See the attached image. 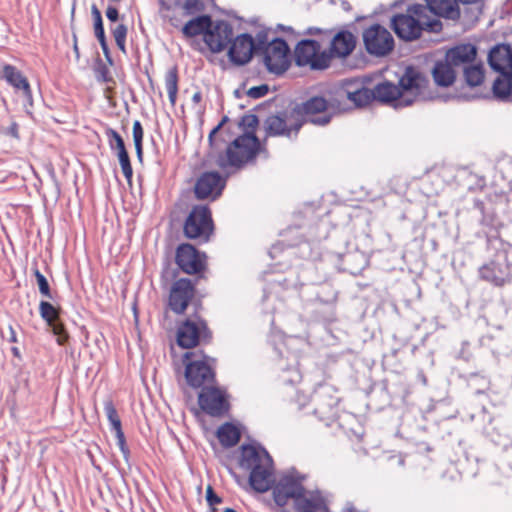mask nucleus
<instances>
[{"mask_svg":"<svg viewBox=\"0 0 512 512\" xmlns=\"http://www.w3.org/2000/svg\"><path fill=\"white\" fill-rule=\"evenodd\" d=\"M91 13H92L94 23H96V21H102L101 12L99 11V9L97 8L96 5H92Z\"/></svg>","mask_w":512,"mask_h":512,"instance_id":"obj_53","label":"nucleus"},{"mask_svg":"<svg viewBox=\"0 0 512 512\" xmlns=\"http://www.w3.org/2000/svg\"><path fill=\"white\" fill-rule=\"evenodd\" d=\"M363 82L358 78L344 79L341 84V94L346 97L350 91L361 89Z\"/></svg>","mask_w":512,"mask_h":512,"instance_id":"obj_42","label":"nucleus"},{"mask_svg":"<svg viewBox=\"0 0 512 512\" xmlns=\"http://www.w3.org/2000/svg\"><path fill=\"white\" fill-rule=\"evenodd\" d=\"M135 150H136V154H137V158L142 161V157H143V150H142V144H136L135 145Z\"/></svg>","mask_w":512,"mask_h":512,"instance_id":"obj_56","label":"nucleus"},{"mask_svg":"<svg viewBox=\"0 0 512 512\" xmlns=\"http://www.w3.org/2000/svg\"><path fill=\"white\" fill-rule=\"evenodd\" d=\"M226 179L218 172H204L196 181L194 192L198 199H216L221 195Z\"/></svg>","mask_w":512,"mask_h":512,"instance_id":"obj_13","label":"nucleus"},{"mask_svg":"<svg viewBox=\"0 0 512 512\" xmlns=\"http://www.w3.org/2000/svg\"><path fill=\"white\" fill-rule=\"evenodd\" d=\"M222 123H219L209 134V141H212L213 136L219 131L221 128Z\"/></svg>","mask_w":512,"mask_h":512,"instance_id":"obj_57","label":"nucleus"},{"mask_svg":"<svg viewBox=\"0 0 512 512\" xmlns=\"http://www.w3.org/2000/svg\"><path fill=\"white\" fill-rule=\"evenodd\" d=\"M201 99H202V95H201V93H200V92H196V93H194V94H193V96H192V101H193L194 103H199V102L201 101Z\"/></svg>","mask_w":512,"mask_h":512,"instance_id":"obj_58","label":"nucleus"},{"mask_svg":"<svg viewBox=\"0 0 512 512\" xmlns=\"http://www.w3.org/2000/svg\"><path fill=\"white\" fill-rule=\"evenodd\" d=\"M492 92L498 100H512V76H502L500 74L493 83Z\"/></svg>","mask_w":512,"mask_h":512,"instance_id":"obj_30","label":"nucleus"},{"mask_svg":"<svg viewBox=\"0 0 512 512\" xmlns=\"http://www.w3.org/2000/svg\"><path fill=\"white\" fill-rule=\"evenodd\" d=\"M210 337L209 330L205 321L196 319H187L177 331V343L180 347L189 349L198 345L200 339Z\"/></svg>","mask_w":512,"mask_h":512,"instance_id":"obj_10","label":"nucleus"},{"mask_svg":"<svg viewBox=\"0 0 512 512\" xmlns=\"http://www.w3.org/2000/svg\"><path fill=\"white\" fill-rule=\"evenodd\" d=\"M53 334L57 336V342L59 345H64L68 340V333L66 332L64 325L60 322V320L55 321L52 325H48Z\"/></svg>","mask_w":512,"mask_h":512,"instance_id":"obj_41","label":"nucleus"},{"mask_svg":"<svg viewBox=\"0 0 512 512\" xmlns=\"http://www.w3.org/2000/svg\"><path fill=\"white\" fill-rule=\"evenodd\" d=\"M477 56V48L475 45L466 43L459 44L450 48L445 55L447 61H449L455 68H462L471 65Z\"/></svg>","mask_w":512,"mask_h":512,"instance_id":"obj_23","label":"nucleus"},{"mask_svg":"<svg viewBox=\"0 0 512 512\" xmlns=\"http://www.w3.org/2000/svg\"><path fill=\"white\" fill-rule=\"evenodd\" d=\"M8 134L11 135L14 138H18V125L16 122L11 123V125L8 128Z\"/></svg>","mask_w":512,"mask_h":512,"instance_id":"obj_54","label":"nucleus"},{"mask_svg":"<svg viewBox=\"0 0 512 512\" xmlns=\"http://www.w3.org/2000/svg\"><path fill=\"white\" fill-rule=\"evenodd\" d=\"M294 60L297 66L312 71H324L330 67L325 49L322 50L321 44L314 39H303L297 43Z\"/></svg>","mask_w":512,"mask_h":512,"instance_id":"obj_6","label":"nucleus"},{"mask_svg":"<svg viewBox=\"0 0 512 512\" xmlns=\"http://www.w3.org/2000/svg\"><path fill=\"white\" fill-rule=\"evenodd\" d=\"M480 277L495 286H502L512 278L511 268L504 254H497L495 259L479 269Z\"/></svg>","mask_w":512,"mask_h":512,"instance_id":"obj_12","label":"nucleus"},{"mask_svg":"<svg viewBox=\"0 0 512 512\" xmlns=\"http://www.w3.org/2000/svg\"><path fill=\"white\" fill-rule=\"evenodd\" d=\"M469 344L468 343H463L462 344V349L459 353V358L465 360V361H469L470 358H471V354L467 351V348H468Z\"/></svg>","mask_w":512,"mask_h":512,"instance_id":"obj_51","label":"nucleus"},{"mask_svg":"<svg viewBox=\"0 0 512 512\" xmlns=\"http://www.w3.org/2000/svg\"><path fill=\"white\" fill-rule=\"evenodd\" d=\"M213 225L209 209L206 206L194 207L184 224V234L190 239L207 241L212 233Z\"/></svg>","mask_w":512,"mask_h":512,"instance_id":"obj_9","label":"nucleus"},{"mask_svg":"<svg viewBox=\"0 0 512 512\" xmlns=\"http://www.w3.org/2000/svg\"><path fill=\"white\" fill-rule=\"evenodd\" d=\"M273 38H270V32L267 30H261L256 34V38L254 40V46L256 50V54L262 51L268 44L272 42Z\"/></svg>","mask_w":512,"mask_h":512,"instance_id":"obj_40","label":"nucleus"},{"mask_svg":"<svg viewBox=\"0 0 512 512\" xmlns=\"http://www.w3.org/2000/svg\"><path fill=\"white\" fill-rule=\"evenodd\" d=\"M303 122L287 114L272 115L265 121L266 131L271 136H296Z\"/></svg>","mask_w":512,"mask_h":512,"instance_id":"obj_16","label":"nucleus"},{"mask_svg":"<svg viewBox=\"0 0 512 512\" xmlns=\"http://www.w3.org/2000/svg\"><path fill=\"white\" fill-rule=\"evenodd\" d=\"M362 38L367 53L372 56H386L394 48L392 34L380 24H373L364 29Z\"/></svg>","mask_w":512,"mask_h":512,"instance_id":"obj_8","label":"nucleus"},{"mask_svg":"<svg viewBox=\"0 0 512 512\" xmlns=\"http://www.w3.org/2000/svg\"><path fill=\"white\" fill-rule=\"evenodd\" d=\"M327 109L328 102L321 96L311 97L299 107L305 122L318 126H325L331 121V115L326 113Z\"/></svg>","mask_w":512,"mask_h":512,"instance_id":"obj_14","label":"nucleus"},{"mask_svg":"<svg viewBox=\"0 0 512 512\" xmlns=\"http://www.w3.org/2000/svg\"><path fill=\"white\" fill-rule=\"evenodd\" d=\"M143 135H144V132H143L142 125H141L140 121L136 120L133 123V140H134V145L142 144Z\"/></svg>","mask_w":512,"mask_h":512,"instance_id":"obj_46","label":"nucleus"},{"mask_svg":"<svg viewBox=\"0 0 512 512\" xmlns=\"http://www.w3.org/2000/svg\"><path fill=\"white\" fill-rule=\"evenodd\" d=\"M290 49L286 41L274 38L262 51L256 54L269 73L283 74L290 66Z\"/></svg>","mask_w":512,"mask_h":512,"instance_id":"obj_7","label":"nucleus"},{"mask_svg":"<svg viewBox=\"0 0 512 512\" xmlns=\"http://www.w3.org/2000/svg\"><path fill=\"white\" fill-rule=\"evenodd\" d=\"M455 69L456 68L447 61L446 58L444 60L437 61L432 70L435 83L442 87L452 85L456 78Z\"/></svg>","mask_w":512,"mask_h":512,"instance_id":"obj_27","label":"nucleus"},{"mask_svg":"<svg viewBox=\"0 0 512 512\" xmlns=\"http://www.w3.org/2000/svg\"><path fill=\"white\" fill-rule=\"evenodd\" d=\"M373 89L365 87L364 83L361 85V89L353 90L346 96L356 107H362L369 104L373 99Z\"/></svg>","mask_w":512,"mask_h":512,"instance_id":"obj_34","label":"nucleus"},{"mask_svg":"<svg viewBox=\"0 0 512 512\" xmlns=\"http://www.w3.org/2000/svg\"><path fill=\"white\" fill-rule=\"evenodd\" d=\"M206 501L210 507L216 504L222 503V498L219 497L213 490L212 486H208L206 489Z\"/></svg>","mask_w":512,"mask_h":512,"instance_id":"obj_45","label":"nucleus"},{"mask_svg":"<svg viewBox=\"0 0 512 512\" xmlns=\"http://www.w3.org/2000/svg\"><path fill=\"white\" fill-rule=\"evenodd\" d=\"M268 91H269L268 85L267 84H262V85H259V86L251 87L247 91V95L250 98L259 99V98L264 97L268 93Z\"/></svg>","mask_w":512,"mask_h":512,"instance_id":"obj_44","label":"nucleus"},{"mask_svg":"<svg viewBox=\"0 0 512 512\" xmlns=\"http://www.w3.org/2000/svg\"><path fill=\"white\" fill-rule=\"evenodd\" d=\"M101 79L104 81V82H108L110 81V78L107 76V70L106 68H104L101 72Z\"/></svg>","mask_w":512,"mask_h":512,"instance_id":"obj_59","label":"nucleus"},{"mask_svg":"<svg viewBox=\"0 0 512 512\" xmlns=\"http://www.w3.org/2000/svg\"><path fill=\"white\" fill-rule=\"evenodd\" d=\"M211 18L208 15L197 16L189 20L184 27L182 32L187 37H194L201 34H206L208 29L211 27Z\"/></svg>","mask_w":512,"mask_h":512,"instance_id":"obj_29","label":"nucleus"},{"mask_svg":"<svg viewBox=\"0 0 512 512\" xmlns=\"http://www.w3.org/2000/svg\"><path fill=\"white\" fill-rule=\"evenodd\" d=\"M324 391L316 392L313 402L316 404L313 413L322 421L332 419L336 414L337 398L329 396L327 401H322Z\"/></svg>","mask_w":512,"mask_h":512,"instance_id":"obj_28","label":"nucleus"},{"mask_svg":"<svg viewBox=\"0 0 512 512\" xmlns=\"http://www.w3.org/2000/svg\"><path fill=\"white\" fill-rule=\"evenodd\" d=\"M39 313L47 325H52L55 321L59 320V310L50 302L41 301L39 304Z\"/></svg>","mask_w":512,"mask_h":512,"instance_id":"obj_36","label":"nucleus"},{"mask_svg":"<svg viewBox=\"0 0 512 512\" xmlns=\"http://www.w3.org/2000/svg\"><path fill=\"white\" fill-rule=\"evenodd\" d=\"M426 7L421 4H414L408 7L405 14H396L391 19V26L395 34L406 41L415 40L420 37L424 26H429L432 31H436L437 21H423Z\"/></svg>","mask_w":512,"mask_h":512,"instance_id":"obj_4","label":"nucleus"},{"mask_svg":"<svg viewBox=\"0 0 512 512\" xmlns=\"http://www.w3.org/2000/svg\"><path fill=\"white\" fill-rule=\"evenodd\" d=\"M404 463V460L402 458L399 459V464L402 465Z\"/></svg>","mask_w":512,"mask_h":512,"instance_id":"obj_64","label":"nucleus"},{"mask_svg":"<svg viewBox=\"0 0 512 512\" xmlns=\"http://www.w3.org/2000/svg\"><path fill=\"white\" fill-rule=\"evenodd\" d=\"M193 296L194 288L191 281L183 278L177 280L173 284L169 296L171 310L177 314L183 313Z\"/></svg>","mask_w":512,"mask_h":512,"instance_id":"obj_20","label":"nucleus"},{"mask_svg":"<svg viewBox=\"0 0 512 512\" xmlns=\"http://www.w3.org/2000/svg\"><path fill=\"white\" fill-rule=\"evenodd\" d=\"M198 403L200 408L211 416H221L229 408L225 392L216 387L204 386L199 393Z\"/></svg>","mask_w":512,"mask_h":512,"instance_id":"obj_11","label":"nucleus"},{"mask_svg":"<svg viewBox=\"0 0 512 512\" xmlns=\"http://www.w3.org/2000/svg\"><path fill=\"white\" fill-rule=\"evenodd\" d=\"M308 400H309L308 395L304 394L299 389H295V398L293 399V401H295L299 405L300 409L305 406V404L308 402Z\"/></svg>","mask_w":512,"mask_h":512,"instance_id":"obj_47","label":"nucleus"},{"mask_svg":"<svg viewBox=\"0 0 512 512\" xmlns=\"http://www.w3.org/2000/svg\"><path fill=\"white\" fill-rule=\"evenodd\" d=\"M105 135L112 150H117V153L119 151L126 150L124 140L116 130L107 128L105 130Z\"/></svg>","mask_w":512,"mask_h":512,"instance_id":"obj_37","label":"nucleus"},{"mask_svg":"<svg viewBox=\"0 0 512 512\" xmlns=\"http://www.w3.org/2000/svg\"><path fill=\"white\" fill-rule=\"evenodd\" d=\"M463 76L465 83L469 87H476L483 83L485 72L482 63H472L471 65L465 66L463 70Z\"/></svg>","mask_w":512,"mask_h":512,"instance_id":"obj_32","label":"nucleus"},{"mask_svg":"<svg viewBox=\"0 0 512 512\" xmlns=\"http://www.w3.org/2000/svg\"><path fill=\"white\" fill-rule=\"evenodd\" d=\"M426 10L433 14L449 19L457 20L460 17V10L457 0H425Z\"/></svg>","mask_w":512,"mask_h":512,"instance_id":"obj_25","label":"nucleus"},{"mask_svg":"<svg viewBox=\"0 0 512 512\" xmlns=\"http://www.w3.org/2000/svg\"><path fill=\"white\" fill-rule=\"evenodd\" d=\"M11 352H12V354H13L15 357H17V358H19V359L21 358V353H20V350L18 349V347H15V346H14V347H12V348H11Z\"/></svg>","mask_w":512,"mask_h":512,"instance_id":"obj_60","label":"nucleus"},{"mask_svg":"<svg viewBox=\"0 0 512 512\" xmlns=\"http://www.w3.org/2000/svg\"><path fill=\"white\" fill-rule=\"evenodd\" d=\"M106 17L108 18V20H110L112 22L117 21L119 18V13H118L117 8H115L113 6H109L106 10Z\"/></svg>","mask_w":512,"mask_h":512,"instance_id":"obj_49","label":"nucleus"},{"mask_svg":"<svg viewBox=\"0 0 512 512\" xmlns=\"http://www.w3.org/2000/svg\"><path fill=\"white\" fill-rule=\"evenodd\" d=\"M122 173L129 184H131L133 169L131 166L130 158L127 150L119 151L117 153Z\"/></svg>","mask_w":512,"mask_h":512,"instance_id":"obj_38","label":"nucleus"},{"mask_svg":"<svg viewBox=\"0 0 512 512\" xmlns=\"http://www.w3.org/2000/svg\"><path fill=\"white\" fill-rule=\"evenodd\" d=\"M219 442L227 448L235 446L240 439V432L231 423L223 424L217 431Z\"/></svg>","mask_w":512,"mask_h":512,"instance_id":"obj_31","label":"nucleus"},{"mask_svg":"<svg viewBox=\"0 0 512 512\" xmlns=\"http://www.w3.org/2000/svg\"><path fill=\"white\" fill-rule=\"evenodd\" d=\"M304 34L315 35L323 34L330 39L328 49H325L329 58V65L331 66L333 59L344 60L349 57L356 48L357 37L346 29L338 31L322 30L317 27H309Z\"/></svg>","mask_w":512,"mask_h":512,"instance_id":"obj_5","label":"nucleus"},{"mask_svg":"<svg viewBox=\"0 0 512 512\" xmlns=\"http://www.w3.org/2000/svg\"><path fill=\"white\" fill-rule=\"evenodd\" d=\"M296 357L293 356V364H296ZM301 373L299 369L295 365H291L287 368H282V371L279 375V380L281 383L290 390L297 389L295 386L301 382Z\"/></svg>","mask_w":512,"mask_h":512,"instance_id":"obj_33","label":"nucleus"},{"mask_svg":"<svg viewBox=\"0 0 512 512\" xmlns=\"http://www.w3.org/2000/svg\"><path fill=\"white\" fill-rule=\"evenodd\" d=\"M226 121H227V117H224L220 123H222V125H223Z\"/></svg>","mask_w":512,"mask_h":512,"instance_id":"obj_63","label":"nucleus"},{"mask_svg":"<svg viewBox=\"0 0 512 512\" xmlns=\"http://www.w3.org/2000/svg\"><path fill=\"white\" fill-rule=\"evenodd\" d=\"M223 512H237V511L233 508H226Z\"/></svg>","mask_w":512,"mask_h":512,"instance_id":"obj_62","label":"nucleus"},{"mask_svg":"<svg viewBox=\"0 0 512 512\" xmlns=\"http://www.w3.org/2000/svg\"><path fill=\"white\" fill-rule=\"evenodd\" d=\"M184 8L188 12H192L199 8V0H186L184 3Z\"/></svg>","mask_w":512,"mask_h":512,"instance_id":"obj_50","label":"nucleus"},{"mask_svg":"<svg viewBox=\"0 0 512 512\" xmlns=\"http://www.w3.org/2000/svg\"><path fill=\"white\" fill-rule=\"evenodd\" d=\"M293 510L295 512H329L328 500L319 489H305L297 497Z\"/></svg>","mask_w":512,"mask_h":512,"instance_id":"obj_17","label":"nucleus"},{"mask_svg":"<svg viewBox=\"0 0 512 512\" xmlns=\"http://www.w3.org/2000/svg\"><path fill=\"white\" fill-rule=\"evenodd\" d=\"M94 32L97 39L106 38L103 27V21H96V23H94Z\"/></svg>","mask_w":512,"mask_h":512,"instance_id":"obj_48","label":"nucleus"},{"mask_svg":"<svg viewBox=\"0 0 512 512\" xmlns=\"http://www.w3.org/2000/svg\"><path fill=\"white\" fill-rule=\"evenodd\" d=\"M373 99L400 109L431 99L429 80L416 68L406 67L398 84L382 81L373 88Z\"/></svg>","mask_w":512,"mask_h":512,"instance_id":"obj_2","label":"nucleus"},{"mask_svg":"<svg viewBox=\"0 0 512 512\" xmlns=\"http://www.w3.org/2000/svg\"><path fill=\"white\" fill-rule=\"evenodd\" d=\"M112 34L115 39L117 47L121 51L125 52L127 27L124 24H119L112 30Z\"/></svg>","mask_w":512,"mask_h":512,"instance_id":"obj_39","label":"nucleus"},{"mask_svg":"<svg viewBox=\"0 0 512 512\" xmlns=\"http://www.w3.org/2000/svg\"><path fill=\"white\" fill-rule=\"evenodd\" d=\"M204 41L212 52L223 51L233 41L232 25L227 21H218L213 29H208Z\"/></svg>","mask_w":512,"mask_h":512,"instance_id":"obj_18","label":"nucleus"},{"mask_svg":"<svg viewBox=\"0 0 512 512\" xmlns=\"http://www.w3.org/2000/svg\"><path fill=\"white\" fill-rule=\"evenodd\" d=\"M73 49H74V52L76 54L77 57H79V50H78V45H77V41H76V36L74 35V46H73Z\"/></svg>","mask_w":512,"mask_h":512,"instance_id":"obj_61","label":"nucleus"},{"mask_svg":"<svg viewBox=\"0 0 512 512\" xmlns=\"http://www.w3.org/2000/svg\"><path fill=\"white\" fill-rule=\"evenodd\" d=\"M214 371L207 362V358L195 359L186 364L185 377L192 387H204L214 380Z\"/></svg>","mask_w":512,"mask_h":512,"instance_id":"obj_15","label":"nucleus"},{"mask_svg":"<svg viewBox=\"0 0 512 512\" xmlns=\"http://www.w3.org/2000/svg\"><path fill=\"white\" fill-rule=\"evenodd\" d=\"M176 263L187 274L199 273L204 267L202 255L190 244L177 248Z\"/></svg>","mask_w":512,"mask_h":512,"instance_id":"obj_21","label":"nucleus"},{"mask_svg":"<svg viewBox=\"0 0 512 512\" xmlns=\"http://www.w3.org/2000/svg\"><path fill=\"white\" fill-rule=\"evenodd\" d=\"M98 41H99L100 46H101V48L103 50V53L109 59V48H108V44H107L106 38L98 39Z\"/></svg>","mask_w":512,"mask_h":512,"instance_id":"obj_55","label":"nucleus"},{"mask_svg":"<svg viewBox=\"0 0 512 512\" xmlns=\"http://www.w3.org/2000/svg\"><path fill=\"white\" fill-rule=\"evenodd\" d=\"M239 459L241 469L249 472V484L257 492L264 493L272 488L275 503L284 507L296 502L304 490L306 475L295 469L274 478L273 459L266 449L254 445H242Z\"/></svg>","mask_w":512,"mask_h":512,"instance_id":"obj_1","label":"nucleus"},{"mask_svg":"<svg viewBox=\"0 0 512 512\" xmlns=\"http://www.w3.org/2000/svg\"><path fill=\"white\" fill-rule=\"evenodd\" d=\"M253 54L256 56L254 39L247 33L237 36L231 42L228 50L230 61L237 65L248 63Z\"/></svg>","mask_w":512,"mask_h":512,"instance_id":"obj_19","label":"nucleus"},{"mask_svg":"<svg viewBox=\"0 0 512 512\" xmlns=\"http://www.w3.org/2000/svg\"><path fill=\"white\" fill-rule=\"evenodd\" d=\"M6 339L10 343H16L18 341L16 332L12 325L8 326V335H7Z\"/></svg>","mask_w":512,"mask_h":512,"instance_id":"obj_52","label":"nucleus"},{"mask_svg":"<svg viewBox=\"0 0 512 512\" xmlns=\"http://www.w3.org/2000/svg\"><path fill=\"white\" fill-rule=\"evenodd\" d=\"M165 88L168 94L169 101L175 105L177 92H178V72L177 68H171L165 75Z\"/></svg>","mask_w":512,"mask_h":512,"instance_id":"obj_35","label":"nucleus"},{"mask_svg":"<svg viewBox=\"0 0 512 512\" xmlns=\"http://www.w3.org/2000/svg\"><path fill=\"white\" fill-rule=\"evenodd\" d=\"M34 275L36 277L40 293L47 298H52L50 286L46 277L38 269L34 270Z\"/></svg>","mask_w":512,"mask_h":512,"instance_id":"obj_43","label":"nucleus"},{"mask_svg":"<svg viewBox=\"0 0 512 512\" xmlns=\"http://www.w3.org/2000/svg\"><path fill=\"white\" fill-rule=\"evenodd\" d=\"M239 125L247 131L237 137L226 149L225 153L219 154L216 165L222 170L228 168H240L248 161L255 158L259 149V140L254 134L258 125V118L254 114L244 115Z\"/></svg>","mask_w":512,"mask_h":512,"instance_id":"obj_3","label":"nucleus"},{"mask_svg":"<svg viewBox=\"0 0 512 512\" xmlns=\"http://www.w3.org/2000/svg\"><path fill=\"white\" fill-rule=\"evenodd\" d=\"M488 62L502 76H512V47L508 44L494 46L488 54Z\"/></svg>","mask_w":512,"mask_h":512,"instance_id":"obj_22","label":"nucleus"},{"mask_svg":"<svg viewBox=\"0 0 512 512\" xmlns=\"http://www.w3.org/2000/svg\"><path fill=\"white\" fill-rule=\"evenodd\" d=\"M104 411H105L107 419L111 425V430L115 432L117 444H118L121 452L124 455H126L128 453V449L126 447L125 436L122 431L121 420L118 416L117 410H116L112 400L107 399L104 401Z\"/></svg>","mask_w":512,"mask_h":512,"instance_id":"obj_26","label":"nucleus"},{"mask_svg":"<svg viewBox=\"0 0 512 512\" xmlns=\"http://www.w3.org/2000/svg\"><path fill=\"white\" fill-rule=\"evenodd\" d=\"M2 76L16 91L22 93L26 103L32 105V91L27 78L21 71L12 65H5Z\"/></svg>","mask_w":512,"mask_h":512,"instance_id":"obj_24","label":"nucleus"}]
</instances>
